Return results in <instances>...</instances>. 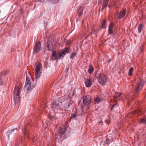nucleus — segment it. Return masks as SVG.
<instances>
[{
  "label": "nucleus",
  "instance_id": "1",
  "mask_svg": "<svg viewBox=\"0 0 146 146\" xmlns=\"http://www.w3.org/2000/svg\"><path fill=\"white\" fill-rule=\"evenodd\" d=\"M21 88L19 86H15L13 96L15 103H18L20 100V90Z\"/></svg>",
  "mask_w": 146,
  "mask_h": 146
},
{
  "label": "nucleus",
  "instance_id": "2",
  "mask_svg": "<svg viewBox=\"0 0 146 146\" xmlns=\"http://www.w3.org/2000/svg\"><path fill=\"white\" fill-rule=\"evenodd\" d=\"M42 66L40 63H38L36 65L35 70L36 79H38L40 76L42 71Z\"/></svg>",
  "mask_w": 146,
  "mask_h": 146
},
{
  "label": "nucleus",
  "instance_id": "3",
  "mask_svg": "<svg viewBox=\"0 0 146 146\" xmlns=\"http://www.w3.org/2000/svg\"><path fill=\"white\" fill-rule=\"evenodd\" d=\"M83 98V106L87 107L89 106L92 102L91 98L89 95L84 96Z\"/></svg>",
  "mask_w": 146,
  "mask_h": 146
},
{
  "label": "nucleus",
  "instance_id": "4",
  "mask_svg": "<svg viewBox=\"0 0 146 146\" xmlns=\"http://www.w3.org/2000/svg\"><path fill=\"white\" fill-rule=\"evenodd\" d=\"M61 104V102L57 99L53 102L51 107L53 111L55 112H57L60 109Z\"/></svg>",
  "mask_w": 146,
  "mask_h": 146
},
{
  "label": "nucleus",
  "instance_id": "5",
  "mask_svg": "<svg viewBox=\"0 0 146 146\" xmlns=\"http://www.w3.org/2000/svg\"><path fill=\"white\" fill-rule=\"evenodd\" d=\"M98 82L101 84H103L107 81V78L106 76L103 74H100L98 78Z\"/></svg>",
  "mask_w": 146,
  "mask_h": 146
},
{
  "label": "nucleus",
  "instance_id": "6",
  "mask_svg": "<svg viewBox=\"0 0 146 146\" xmlns=\"http://www.w3.org/2000/svg\"><path fill=\"white\" fill-rule=\"evenodd\" d=\"M54 40L49 39L47 42L45 43V46H47L48 50L50 51L53 49L54 46Z\"/></svg>",
  "mask_w": 146,
  "mask_h": 146
},
{
  "label": "nucleus",
  "instance_id": "7",
  "mask_svg": "<svg viewBox=\"0 0 146 146\" xmlns=\"http://www.w3.org/2000/svg\"><path fill=\"white\" fill-rule=\"evenodd\" d=\"M25 88L27 90H30L31 89L30 79L27 76Z\"/></svg>",
  "mask_w": 146,
  "mask_h": 146
},
{
  "label": "nucleus",
  "instance_id": "8",
  "mask_svg": "<svg viewBox=\"0 0 146 146\" xmlns=\"http://www.w3.org/2000/svg\"><path fill=\"white\" fill-rule=\"evenodd\" d=\"M69 51V49L67 48H65L63 50L60 51V52H59L58 54L59 58H60L61 57L62 58H63L65 54L66 53H68Z\"/></svg>",
  "mask_w": 146,
  "mask_h": 146
},
{
  "label": "nucleus",
  "instance_id": "9",
  "mask_svg": "<svg viewBox=\"0 0 146 146\" xmlns=\"http://www.w3.org/2000/svg\"><path fill=\"white\" fill-rule=\"evenodd\" d=\"M144 84L143 81L140 80L138 83L137 87L135 90V92H137L138 91L142 89Z\"/></svg>",
  "mask_w": 146,
  "mask_h": 146
},
{
  "label": "nucleus",
  "instance_id": "10",
  "mask_svg": "<svg viewBox=\"0 0 146 146\" xmlns=\"http://www.w3.org/2000/svg\"><path fill=\"white\" fill-rule=\"evenodd\" d=\"M41 48V44L39 42H37L34 48V52L38 53Z\"/></svg>",
  "mask_w": 146,
  "mask_h": 146
},
{
  "label": "nucleus",
  "instance_id": "11",
  "mask_svg": "<svg viewBox=\"0 0 146 146\" xmlns=\"http://www.w3.org/2000/svg\"><path fill=\"white\" fill-rule=\"evenodd\" d=\"M126 12V9H124L123 10L121 11L120 13H117L116 14L117 18L119 19L122 18L125 16Z\"/></svg>",
  "mask_w": 146,
  "mask_h": 146
},
{
  "label": "nucleus",
  "instance_id": "12",
  "mask_svg": "<svg viewBox=\"0 0 146 146\" xmlns=\"http://www.w3.org/2000/svg\"><path fill=\"white\" fill-rule=\"evenodd\" d=\"M85 83L86 87H90L92 84L91 79L90 78L85 79Z\"/></svg>",
  "mask_w": 146,
  "mask_h": 146
},
{
  "label": "nucleus",
  "instance_id": "13",
  "mask_svg": "<svg viewBox=\"0 0 146 146\" xmlns=\"http://www.w3.org/2000/svg\"><path fill=\"white\" fill-rule=\"evenodd\" d=\"M113 23H111L109 25L108 29V34H111L113 33Z\"/></svg>",
  "mask_w": 146,
  "mask_h": 146
},
{
  "label": "nucleus",
  "instance_id": "14",
  "mask_svg": "<svg viewBox=\"0 0 146 146\" xmlns=\"http://www.w3.org/2000/svg\"><path fill=\"white\" fill-rule=\"evenodd\" d=\"M73 101L72 100H69L65 104L64 107L66 108H68L70 107V105L72 104Z\"/></svg>",
  "mask_w": 146,
  "mask_h": 146
},
{
  "label": "nucleus",
  "instance_id": "15",
  "mask_svg": "<svg viewBox=\"0 0 146 146\" xmlns=\"http://www.w3.org/2000/svg\"><path fill=\"white\" fill-rule=\"evenodd\" d=\"M107 23V21L106 19L103 20L102 22V27L100 28L101 29H106V25Z\"/></svg>",
  "mask_w": 146,
  "mask_h": 146
},
{
  "label": "nucleus",
  "instance_id": "16",
  "mask_svg": "<svg viewBox=\"0 0 146 146\" xmlns=\"http://www.w3.org/2000/svg\"><path fill=\"white\" fill-rule=\"evenodd\" d=\"M52 59L54 60L57 59L56 52L55 51H53L52 52Z\"/></svg>",
  "mask_w": 146,
  "mask_h": 146
},
{
  "label": "nucleus",
  "instance_id": "17",
  "mask_svg": "<svg viewBox=\"0 0 146 146\" xmlns=\"http://www.w3.org/2000/svg\"><path fill=\"white\" fill-rule=\"evenodd\" d=\"M83 7L81 6L77 9V11L79 16H81L82 14L83 13Z\"/></svg>",
  "mask_w": 146,
  "mask_h": 146
},
{
  "label": "nucleus",
  "instance_id": "18",
  "mask_svg": "<svg viewBox=\"0 0 146 146\" xmlns=\"http://www.w3.org/2000/svg\"><path fill=\"white\" fill-rule=\"evenodd\" d=\"M109 0H104L102 7V10H103L105 7H106L108 3Z\"/></svg>",
  "mask_w": 146,
  "mask_h": 146
},
{
  "label": "nucleus",
  "instance_id": "19",
  "mask_svg": "<svg viewBox=\"0 0 146 146\" xmlns=\"http://www.w3.org/2000/svg\"><path fill=\"white\" fill-rule=\"evenodd\" d=\"M15 130L17 131V128L13 130H12L8 132V135L9 138V136L11 135L12 134H14L17 132L16 131H15Z\"/></svg>",
  "mask_w": 146,
  "mask_h": 146
},
{
  "label": "nucleus",
  "instance_id": "20",
  "mask_svg": "<svg viewBox=\"0 0 146 146\" xmlns=\"http://www.w3.org/2000/svg\"><path fill=\"white\" fill-rule=\"evenodd\" d=\"M94 71V68L92 66L90 65L89 66V69L88 70V71L90 74L92 73Z\"/></svg>",
  "mask_w": 146,
  "mask_h": 146
},
{
  "label": "nucleus",
  "instance_id": "21",
  "mask_svg": "<svg viewBox=\"0 0 146 146\" xmlns=\"http://www.w3.org/2000/svg\"><path fill=\"white\" fill-rule=\"evenodd\" d=\"M143 27V26L141 24H140L138 27V32L139 33H140L141 32V30Z\"/></svg>",
  "mask_w": 146,
  "mask_h": 146
},
{
  "label": "nucleus",
  "instance_id": "22",
  "mask_svg": "<svg viewBox=\"0 0 146 146\" xmlns=\"http://www.w3.org/2000/svg\"><path fill=\"white\" fill-rule=\"evenodd\" d=\"M133 70V68L132 67H131L129 69L128 72V75L129 76L132 75V72Z\"/></svg>",
  "mask_w": 146,
  "mask_h": 146
},
{
  "label": "nucleus",
  "instance_id": "23",
  "mask_svg": "<svg viewBox=\"0 0 146 146\" xmlns=\"http://www.w3.org/2000/svg\"><path fill=\"white\" fill-rule=\"evenodd\" d=\"M65 131V129L64 128H61L60 129V133L61 134H63L64 133Z\"/></svg>",
  "mask_w": 146,
  "mask_h": 146
},
{
  "label": "nucleus",
  "instance_id": "24",
  "mask_svg": "<svg viewBox=\"0 0 146 146\" xmlns=\"http://www.w3.org/2000/svg\"><path fill=\"white\" fill-rule=\"evenodd\" d=\"M94 101L95 103L96 104H98L100 102V99L98 98H95Z\"/></svg>",
  "mask_w": 146,
  "mask_h": 146
},
{
  "label": "nucleus",
  "instance_id": "25",
  "mask_svg": "<svg viewBox=\"0 0 146 146\" xmlns=\"http://www.w3.org/2000/svg\"><path fill=\"white\" fill-rule=\"evenodd\" d=\"M140 122L141 123H146V119L145 118H141L140 121Z\"/></svg>",
  "mask_w": 146,
  "mask_h": 146
},
{
  "label": "nucleus",
  "instance_id": "26",
  "mask_svg": "<svg viewBox=\"0 0 146 146\" xmlns=\"http://www.w3.org/2000/svg\"><path fill=\"white\" fill-rule=\"evenodd\" d=\"M76 53L73 52L70 56V58L72 59L73 58L76 56Z\"/></svg>",
  "mask_w": 146,
  "mask_h": 146
},
{
  "label": "nucleus",
  "instance_id": "27",
  "mask_svg": "<svg viewBox=\"0 0 146 146\" xmlns=\"http://www.w3.org/2000/svg\"><path fill=\"white\" fill-rule=\"evenodd\" d=\"M121 94L120 93H117L115 94V98H116L117 97H119L120 96Z\"/></svg>",
  "mask_w": 146,
  "mask_h": 146
},
{
  "label": "nucleus",
  "instance_id": "28",
  "mask_svg": "<svg viewBox=\"0 0 146 146\" xmlns=\"http://www.w3.org/2000/svg\"><path fill=\"white\" fill-rule=\"evenodd\" d=\"M76 118V115L74 114H73L71 116V119H75Z\"/></svg>",
  "mask_w": 146,
  "mask_h": 146
},
{
  "label": "nucleus",
  "instance_id": "29",
  "mask_svg": "<svg viewBox=\"0 0 146 146\" xmlns=\"http://www.w3.org/2000/svg\"><path fill=\"white\" fill-rule=\"evenodd\" d=\"M3 83V81L1 79V75L0 74V85H2Z\"/></svg>",
  "mask_w": 146,
  "mask_h": 146
},
{
  "label": "nucleus",
  "instance_id": "30",
  "mask_svg": "<svg viewBox=\"0 0 146 146\" xmlns=\"http://www.w3.org/2000/svg\"><path fill=\"white\" fill-rule=\"evenodd\" d=\"M65 43L66 44L68 45L69 44H70V42L69 41H65Z\"/></svg>",
  "mask_w": 146,
  "mask_h": 146
},
{
  "label": "nucleus",
  "instance_id": "31",
  "mask_svg": "<svg viewBox=\"0 0 146 146\" xmlns=\"http://www.w3.org/2000/svg\"><path fill=\"white\" fill-rule=\"evenodd\" d=\"M117 105V104H114L111 107V110H112L113 108L115 106V105Z\"/></svg>",
  "mask_w": 146,
  "mask_h": 146
},
{
  "label": "nucleus",
  "instance_id": "32",
  "mask_svg": "<svg viewBox=\"0 0 146 146\" xmlns=\"http://www.w3.org/2000/svg\"><path fill=\"white\" fill-rule=\"evenodd\" d=\"M52 2L54 3H55L58 2V0H51Z\"/></svg>",
  "mask_w": 146,
  "mask_h": 146
},
{
  "label": "nucleus",
  "instance_id": "33",
  "mask_svg": "<svg viewBox=\"0 0 146 146\" xmlns=\"http://www.w3.org/2000/svg\"><path fill=\"white\" fill-rule=\"evenodd\" d=\"M25 135H26L27 134V130L26 129H25Z\"/></svg>",
  "mask_w": 146,
  "mask_h": 146
},
{
  "label": "nucleus",
  "instance_id": "34",
  "mask_svg": "<svg viewBox=\"0 0 146 146\" xmlns=\"http://www.w3.org/2000/svg\"><path fill=\"white\" fill-rule=\"evenodd\" d=\"M110 123V122H108L107 121V123L108 124H109Z\"/></svg>",
  "mask_w": 146,
  "mask_h": 146
},
{
  "label": "nucleus",
  "instance_id": "35",
  "mask_svg": "<svg viewBox=\"0 0 146 146\" xmlns=\"http://www.w3.org/2000/svg\"><path fill=\"white\" fill-rule=\"evenodd\" d=\"M102 123V121H101L99 123Z\"/></svg>",
  "mask_w": 146,
  "mask_h": 146
}]
</instances>
